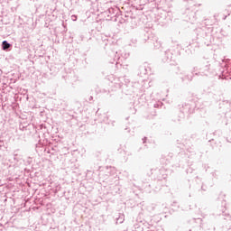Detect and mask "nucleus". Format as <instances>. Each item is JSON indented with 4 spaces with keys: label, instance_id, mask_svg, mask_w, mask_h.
I'll return each instance as SVG.
<instances>
[{
    "label": "nucleus",
    "instance_id": "f257e3e1",
    "mask_svg": "<svg viewBox=\"0 0 231 231\" xmlns=\"http://www.w3.org/2000/svg\"><path fill=\"white\" fill-rule=\"evenodd\" d=\"M10 43H8V42H6V41H4L3 42H2V48H3V50H8L9 48H10Z\"/></svg>",
    "mask_w": 231,
    "mask_h": 231
}]
</instances>
